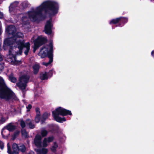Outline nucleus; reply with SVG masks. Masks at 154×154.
<instances>
[{
    "instance_id": "obj_1",
    "label": "nucleus",
    "mask_w": 154,
    "mask_h": 154,
    "mask_svg": "<svg viewBox=\"0 0 154 154\" xmlns=\"http://www.w3.org/2000/svg\"><path fill=\"white\" fill-rule=\"evenodd\" d=\"M59 9V5L57 2L48 0L44 2L40 6L38 7L35 11L41 17L43 16L42 12L44 11L45 14L51 18L58 13Z\"/></svg>"
},
{
    "instance_id": "obj_2",
    "label": "nucleus",
    "mask_w": 154,
    "mask_h": 154,
    "mask_svg": "<svg viewBox=\"0 0 154 154\" xmlns=\"http://www.w3.org/2000/svg\"><path fill=\"white\" fill-rule=\"evenodd\" d=\"M17 38H19L16 37L13 38V37L7 38L4 42L3 47L5 49V47L6 46H9L8 52L9 58L12 60L11 62L13 63V64L15 65L21 63L20 61L17 60L16 55L14 54L12 51V50L14 48V47L13 46Z\"/></svg>"
},
{
    "instance_id": "obj_3",
    "label": "nucleus",
    "mask_w": 154,
    "mask_h": 154,
    "mask_svg": "<svg viewBox=\"0 0 154 154\" xmlns=\"http://www.w3.org/2000/svg\"><path fill=\"white\" fill-rule=\"evenodd\" d=\"M14 93L6 85L4 81L0 77V98L8 100L13 98Z\"/></svg>"
},
{
    "instance_id": "obj_4",
    "label": "nucleus",
    "mask_w": 154,
    "mask_h": 154,
    "mask_svg": "<svg viewBox=\"0 0 154 154\" xmlns=\"http://www.w3.org/2000/svg\"><path fill=\"white\" fill-rule=\"evenodd\" d=\"M52 113L54 119L57 122L60 123H63V122L66 121V119L65 117L61 118L60 117L59 115L64 116L72 115L71 111L61 107H59L56 109L54 111H52Z\"/></svg>"
},
{
    "instance_id": "obj_5",
    "label": "nucleus",
    "mask_w": 154,
    "mask_h": 154,
    "mask_svg": "<svg viewBox=\"0 0 154 154\" xmlns=\"http://www.w3.org/2000/svg\"><path fill=\"white\" fill-rule=\"evenodd\" d=\"M6 31L9 35H12L11 37H13V38L16 37L20 38L23 37L22 33L20 32H16L17 29L14 25H10L7 26L6 28Z\"/></svg>"
},
{
    "instance_id": "obj_6",
    "label": "nucleus",
    "mask_w": 154,
    "mask_h": 154,
    "mask_svg": "<svg viewBox=\"0 0 154 154\" xmlns=\"http://www.w3.org/2000/svg\"><path fill=\"white\" fill-rule=\"evenodd\" d=\"M48 46L49 47V50H48V48L45 46H43L40 48V50L38 54V55L41 56L42 58H44L46 57H48V53L51 51V48L52 49V54L53 53V46L52 42H50Z\"/></svg>"
},
{
    "instance_id": "obj_7",
    "label": "nucleus",
    "mask_w": 154,
    "mask_h": 154,
    "mask_svg": "<svg viewBox=\"0 0 154 154\" xmlns=\"http://www.w3.org/2000/svg\"><path fill=\"white\" fill-rule=\"evenodd\" d=\"M128 19L127 17H120L111 20L109 23L110 24H118L117 26L122 27L128 22Z\"/></svg>"
},
{
    "instance_id": "obj_8",
    "label": "nucleus",
    "mask_w": 154,
    "mask_h": 154,
    "mask_svg": "<svg viewBox=\"0 0 154 154\" xmlns=\"http://www.w3.org/2000/svg\"><path fill=\"white\" fill-rule=\"evenodd\" d=\"M16 45H15L14 47V48H17L19 49V51H15L14 54L21 55L23 52V50L24 48V47L26 43L24 40L19 39L17 40V39L16 40V41L15 42ZM14 52H13L14 53Z\"/></svg>"
},
{
    "instance_id": "obj_9",
    "label": "nucleus",
    "mask_w": 154,
    "mask_h": 154,
    "mask_svg": "<svg viewBox=\"0 0 154 154\" xmlns=\"http://www.w3.org/2000/svg\"><path fill=\"white\" fill-rule=\"evenodd\" d=\"M53 27V24L52 23V19L51 18L46 22L44 30L45 33L48 35H51L52 32Z\"/></svg>"
},
{
    "instance_id": "obj_10",
    "label": "nucleus",
    "mask_w": 154,
    "mask_h": 154,
    "mask_svg": "<svg viewBox=\"0 0 154 154\" xmlns=\"http://www.w3.org/2000/svg\"><path fill=\"white\" fill-rule=\"evenodd\" d=\"M28 15L29 18L32 21L35 22L39 20V15L35 11H32L28 12Z\"/></svg>"
},
{
    "instance_id": "obj_11",
    "label": "nucleus",
    "mask_w": 154,
    "mask_h": 154,
    "mask_svg": "<svg viewBox=\"0 0 154 154\" xmlns=\"http://www.w3.org/2000/svg\"><path fill=\"white\" fill-rule=\"evenodd\" d=\"M47 40L44 37H38L34 41V44L40 47L41 46L46 43Z\"/></svg>"
},
{
    "instance_id": "obj_12",
    "label": "nucleus",
    "mask_w": 154,
    "mask_h": 154,
    "mask_svg": "<svg viewBox=\"0 0 154 154\" xmlns=\"http://www.w3.org/2000/svg\"><path fill=\"white\" fill-rule=\"evenodd\" d=\"M42 136L40 134H37L35 136L34 140V142L36 146L39 148L42 147Z\"/></svg>"
},
{
    "instance_id": "obj_13",
    "label": "nucleus",
    "mask_w": 154,
    "mask_h": 154,
    "mask_svg": "<svg viewBox=\"0 0 154 154\" xmlns=\"http://www.w3.org/2000/svg\"><path fill=\"white\" fill-rule=\"evenodd\" d=\"M17 85L19 89L22 91L23 93L24 94L25 93V90L27 86V83L19 81V82L17 83Z\"/></svg>"
},
{
    "instance_id": "obj_14",
    "label": "nucleus",
    "mask_w": 154,
    "mask_h": 154,
    "mask_svg": "<svg viewBox=\"0 0 154 154\" xmlns=\"http://www.w3.org/2000/svg\"><path fill=\"white\" fill-rule=\"evenodd\" d=\"M51 51H50L48 53V58H49V60L48 62V63H43V65L45 66H48L53 61V54H52V49L51 48Z\"/></svg>"
},
{
    "instance_id": "obj_15",
    "label": "nucleus",
    "mask_w": 154,
    "mask_h": 154,
    "mask_svg": "<svg viewBox=\"0 0 154 154\" xmlns=\"http://www.w3.org/2000/svg\"><path fill=\"white\" fill-rule=\"evenodd\" d=\"M26 124L28 125L29 128L31 129H32L35 128V125L34 124V121L33 120H31L30 119H27L25 121Z\"/></svg>"
},
{
    "instance_id": "obj_16",
    "label": "nucleus",
    "mask_w": 154,
    "mask_h": 154,
    "mask_svg": "<svg viewBox=\"0 0 154 154\" xmlns=\"http://www.w3.org/2000/svg\"><path fill=\"white\" fill-rule=\"evenodd\" d=\"M30 44L29 42L26 43L23 49L24 50V53L26 56L28 55L30 49Z\"/></svg>"
},
{
    "instance_id": "obj_17",
    "label": "nucleus",
    "mask_w": 154,
    "mask_h": 154,
    "mask_svg": "<svg viewBox=\"0 0 154 154\" xmlns=\"http://www.w3.org/2000/svg\"><path fill=\"white\" fill-rule=\"evenodd\" d=\"M29 79V77L27 75H23L20 77L19 79V81H21L27 83Z\"/></svg>"
},
{
    "instance_id": "obj_18",
    "label": "nucleus",
    "mask_w": 154,
    "mask_h": 154,
    "mask_svg": "<svg viewBox=\"0 0 154 154\" xmlns=\"http://www.w3.org/2000/svg\"><path fill=\"white\" fill-rule=\"evenodd\" d=\"M4 128L10 132H12L16 129V126L12 125L11 123H10L6 126Z\"/></svg>"
},
{
    "instance_id": "obj_19",
    "label": "nucleus",
    "mask_w": 154,
    "mask_h": 154,
    "mask_svg": "<svg viewBox=\"0 0 154 154\" xmlns=\"http://www.w3.org/2000/svg\"><path fill=\"white\" fill-rule=\"evenodd\" d=\"M32 68L33 69V73L34 75L37 74L39 71L40 65L38 64H35L33 65Z\"/></svg>"
},
{
    "instance_id": "obj_20",
    "label": "nucleus",
    "mask_w": 154,
    "mask_h": 154,
    "mask_svg": "<svg viewBox=\"0 0 154 154\" xmlns=\"http://www.w3.org/2000/svg\"><path fill=\"white\" fill-rule=\"evenodd\" d=\"M19 145L15 143L12 145L13 153V154H18V148Z\"/></svg>"
},
{
    "instance_id": "obj_21",
    "label": "nucleus",
    "mask_w": 154,
    "mask_h": 154,
    "mask_svg": "<svg viewBox=\"0 0 154 154\" xmlns=\"http://www.w3.org/2000/svg\"><path fill=\"white\" fill-rule=\"evenodd\" d=\"M26 150V148L25 146L23 144L19 145L18 148V154L20 151L22 153L25 152Z\"/></svg>"
},
{
    "instance_id": "obj_22",
    "label": "nucleus",
    "mask_w": 154,
    "mask_h": 154,
    "mask_svg": "<svg viewBox=\"0 0 154 154\" xmlns=\"http://www.w3.org/2000/svg\"><path fill=\"white\" fill-rule=\"evenodd\" d=\"M59 129V127L58 125H52L51 126V131L53 132L57 133Z\"/></svg>"
},
{
    "instance_id": "obj_23",
    "label": "nucleus",
    "mask_w": 154,
    "mask_h": 154,
    "mask_svg": "<svg viewBox=\"0 0 154 154\" xmlns=\"http://www.w3.org/2000/svg\"><path fill=\"white\" fill-rule=\"evenodd\" d=\"M48 73L45 72L42 74H41L40 76V79L42 80H47L48 79Z\"/></svg>"
},
{
    "instance_id": "obj_24",
    "label": "nucleus",
    "mask_w": 154,
    "mask_h": 154,
    "mask_svg": "<svg viewBox=\"0 0 154 154\" xmlns=\"http://www.w3.org/2000/svg\"><path fill=\"white\" fill-rule=\"evenodd\" d=\"M37 151L39 153V154H46L48 152V150L47 148H42L41 149H38Z\"/></svg>"
},
{
    "instance_id": "obj_25",
    "label": "nucleus",
    "mask_w": 154,
    "mask_h": 154,
    "mask_svg": "<svg viewBox=\"0 0 154 154\" xmlns=\"http://www.w3.org/2000/svg\"><path fill=\"white\" fill-rule=\"evenodd\" d=\"M21 131L22 136L24 137L25 138H27L29 137L28 133L26 129H21Z\"/></svg>"
},
{
    "instance_id": "obj_26",
    "label": "nucleus",
    "mask_w": 154,
    "mask_h": 154,
    "mask_svg": "<svg viewBox=\"0 0 154 154\" xmlns=\"http://www.w3.org/2000/svg\"><path fill=\"white\" fill-rule=\"evenodd\" d=\"M21 5L23 8H26L29 6L30 4L27 1H25L22 2Z\"/></svg>"
},
{
    "instance_id": "obj_27",
    "label": "nucleus",
    "mask_w": 154,
    "mask_h": 154,
    "mask_svg": "<svg viewBox=\"0 0 154 154\" xmlns=\"http://www.w3.org/2000/svg\"><path fill=\"white\" fill-rule=\"evenodd\" d=\"M9 79L11 81L14 83H15L17 80L16 78L13 76V74H11L9 76Z\"/></svg>"
},
{
    "instance_id": "obj_28",
    "label": "nucleus",
    "mask_w": 154,
    "mask_h": 154,
    "mask_svg": "<svg viewBox=\"0 0 154 154\" xmlns=\"http://www.w3.org/2000/svg\"><path fill=\"white\" fill-rule=\"evenodd\" d=\"M54 145L52 146L51 149L52 152H55L56 151V149L58 147V145L56 142H54Z\"/></svg>"
},
{
    "instance_id": "obj_29",
    "label": "nucleus",
    "mask_w": 154,
    "mask_h": 154,
    "mask_svg": "<svg viewBox=\"0 0 154 154\" xmlns=\"http://www.w3.org/2000/svg\"><path fill=\"white\" fill-rule=\"evenodd\" d=\"M20 131L18 130H16L12 135V137L13 140L15 139L18 136L19 134Z\"/></svg>"
},
{
    "instance_id": "obj_30",
    "label": "nucleus",
    "mask_w": 154,
    "mask_h": 154,
    "mask_svg": "<svg viewBox=\"0 0 154 154\" xmlns=\"http://www.w3.org/2000/svg\"><path fill=\"white\" fill-rule=\"evenodd\" d=\"M48 133L47 131L45 130H42L41 131V134L42 137H46Z\"/></svg>"
},
{
    "instance_id": "obj_31",
    "label": "nucleus",
    "mask_w": 154,
    "mask_h": 154,
    "mask_svg": "<svg viewBox=\"0 0 154 154\" xmlns=\"http://www.w3.org/2000/svg\"><path fill=\"white\" fill-rule=\"evenodd\" d=\"M49 116V114L47 112H45L42 115V119H43L44 121L48 119Z\"/></svg>"
},
{
    "instance_id": "obj_32",
    "label": "nucleus",
    "mask_w": 154,
    "mask_h": 154,
    "mask_svg": "<svg viewBox=\"0 0 154 154\" xmlns=\"http://www.w3.org/2000/svg\"><path fill=\"white\" fill-rule=\"evenodd\" d=\"M41 115L37 114L36 115L35 117V121L36 123H38L40 120Z\"/></svg>"
},
{
    "instance_id": "obj_33",
    "label": "nucleus",
    "mask_w": 154,
    "mask_h": 154,
    "mask_svg": "<svg viewBox=\"0 0 154 154\" xmlns=\"http://www.w3.org/2000/svg\"><path fill=\"white\" fill-rule=\"evenodd\" d=\"M7 148L8 151L7 152L9 154H13V151L12 152L11 150V148L9 145V143H8L7 144Z\"/></svg>"
},
{
    "instance_id": "obj_34",
    "label": "nucleus",
    "mask_w": 154,
    "mask_h": 154,
    "mask_svg": "<svg viewBox=\"0 0 154 154\" xmlns=\"http://www.w3.org/2000/svg\"><path fill=\"white\" fill-rule=\"evenodd\" d=\"M47 142H48L47 139L46 138H45L43 140V146L44 147H46L48 146Z\"/></svg>"
},
{
    "instance_id": "obj_35",
    "label": "nucleus",
    "mask_w": 154,
    "mask_h": 154,
    "mask_svg": "<svg viewBox=\"0 0 154 154\" xmlns=\"http://www.w3.org/2000/svg\"><path fill=\"white\" fill-rule=\"evenodd\" d=\"M26 124V122H25L23 120H22L20 121V125L22 128H23L22 129H23L25 127Z\"/></svg>"
},
{
    "instance_id": "obj_36",
    "label": "nucleus",
    "mask_w": 154,
    "mask_h": 154,
    "mask_svg": "<svg viewBox=\"0 0 154 154\" xmlns=\"http://www.w3.org/2000/svg\"><path fill=\"white\" fill-rule=\"evenodd\" d=\"M54 139V137L53 136H50L48 137L47 140L48 142L50 143L53 141Z\"/></svg>"
},
{
    "instance_id": "obj_37",
    "label": "nucleus",
    "mask_w": 154,
    "mask_h": 154,
    "mask_svg": "<svg viewBox=\"0 0 154 154\" xmlns=\"http://www.w3.org/2000/svg\"><path fill=\"white\" fill-rule=\"evenodd\" d=\"M35 110L36 112V115L39 114L41 115L40 109L38 107H36L35 109Z\"/></svg>"
},
{
    "instance_id": "obj_38",
    "label": "nucleus",
    "mask_w": 154,
    "mask_h": 154,
    "mask_svg": "<svg viewBox=\"0 0 154 154\" xmlns=\"http://www.w3.org/2000/svg\"><path fill=\"white\" fill-rule=\"evenodd\" d=\"M53 74V71L52 70H50L48 73V76L51 77Z\"/></svg>"
},
{
    "instance_id": "obj_39",
    "label": "nucleus",
    "mask_w": 154,
    "mask_h": 154,
    "mask_svg": "<svg viewBox=\"0 0 154 154\" xmlns=\"http://www.w3.org/2000/svg\"><path fill=\"white\" fill-rule=\"evenodd\" d=\"M4 148V143L0 140V148L2 149H3Z\"/></svg>"
},
{
    "instance_id": "obj_40",
    "label": "nucleus",
    "mask_w": 154,
    "mask_h": 154,
    "mask_svg": "<svg viewBox=\"0 0 154 154\" xmlns=\"http://www.w3.org/2000/svg\"><path fill=\"white\" fill-rule=\"evenodd\" d=\"M39 47V46H38L35 44H34V47L33 48V52L35 53L37 49H38Z\"/></svg>"
},
{
    "instance_id": "obj_41",
    "label": "nucleus",
    "mask_w": 154,
    "mask_h": 154,
    "mask_svg": "<svg viewBox=\"0 0 154 154\" xmlns=\"http://www.w3.org/2000/svg\"><path fill=\"white\" fill-rule=\"evenodd\" d=\"M26 108L27 109V111H29L32 108V106L31 104H29L26 106Z\"/></svg>"
},
{
    "instance_id": "obj_42",
    "label": "nucleus",
    "mask_w": 154,
    "mask_h": 154,
    "mask_svg": "<svg viewBox=\"0 0 154 154\" xmlns=\"http://www.w3.org/2000/svg\"><path fill=\"white\" fill-rule=\"evenodd\" d=\"M6 121V119L5 117H2L1 118L0 120V122L2 123H5Z\"/></svg>"
},
{
    "instance_id": "obj_43",
    "label": "nucleus",
    "mask_w": 154,
    "mask_h": 154,
    "mask_svg": "<svg viewBox=\"0 0 154 154\" xmlns=\"http://www.w3.org/2000/svg\"><path fill=\"white\" fill-rule=\"evenodd\" d=\"M27 19V17L26 16H23L22 18V22L24 23V20L25 19Z\"/></svg>"
},
{
    "instance_id": "obj_44",
    "label": "nucleus",
    "mask_w": 154,
    "mask_h": 154,
    "mask_svg": "<svg viewBox=\"0 0 154 154\" xmlns=\"http://www.w3.org/2000/svg\"><path fill=\"white\" fill-rule=\"evenodd\" d=\"M14 4H16L17 5L18 4V2L17 1L14 2L13 3L11 4V5H14Z\"/></svg>"
},
{
    "instance_id": "obj_45",
    "label": "nucleus",
    "mask_w": 154,
    "mask_h": 154,
    "mask_svg": "<svg viewBox=\"0 0 154 154\" xmlns=\"http://www.w3.org/2000/svg\"><path fill=\"white\" fill-rule=\"evenodd\" d=\"M151 56L154 58V50L152 51L151 52Z\"/></svg>"
},
{
    "instance_id": "obj_46",
    "label": "nucleus",
    "mask_w": 154,
    "mask_h": 154,
    "mask_svg": "<svg viewBox=\"0 0 154 154\" xmlns=\"http://www.w3.org/2000/svg\"><path fill=\"white\" fill-rule=\"evenodd\" d=\"M3 17V14L0 12V18H2Z\"/></svg>"
},
{
    "instance_id": "obj_47",
    "label": "nucleus",
    "mask_w": 154,
    "mask_h": 154,
    "mask_svg": "<svg viewBox=\"0 0 154 154\" xmlns=\"http://www.w3.org/2000/svg\"><path fill=\"white\" fill-rule=\"evenodd\" d=\"M3 60V59L1 55H0V61H2Z\"/></svg>"
},
{
    "instance_id": "obj_48",
    "label": "nucleus",
    "mask_w": 154,
    "mask_h": 154,
    "mask_svg": "<svg viewBox=\"0 0 154 154\" xmlns=\"http://www.w3.org/2000/svg\"><path fill=\"white\" fill-rule=\"evenodd\" d=\"M2 135L3 138H5V136L3 134L2 132Z\"/></svg>"
},
{
    "instance_id": "obj_49",
    "label": "nucleus",
    "mask_w": 154,
    "mask_h": 154,
    "mask_svg": "<svg viewBox=\"0 0 154 154\" xmlns=\"http://www.w3.org/2000/svg\"><path fill=\"white\" fill-rule=\"evenodd\" d=\"M41 122L42 123H43L45 122V121H44V120L43 119H42L41 120Z\"/></svg>"
},
{
    "instance_id": "obj_50",
    "label": "nucleus",
    "mask_w": 154,
    "mask_h": 154,
    "mask_svg": "<svg viewBox=\"0 0 154 154\" xmlns=\"http://www.w3.org/2000/svg\"><path fill=\"white\" fill-rule=\"evenodd\" d=\"M2 32L1 30L0 29V35L1 34Z\"/></svg>"
}]
</instances>
